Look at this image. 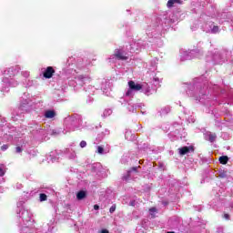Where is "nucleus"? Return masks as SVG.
<instances>
[{
    "mask_svg": "<svg viewBox=\"0 0 233 233\" xmlns=\"http://www.w3.org/2000/svg\"><path fill=\"white\" fill-rule=\"evenodd\" d=\"M160 83H161V80H159V78L154 77L153 82H152L153 92H156V90H157V88H159V86H161Z\"/></svg>",
    "mask_w": 233,
    "mask_h": 233,
    "instance_id": "nucleus-24",
    "label": "nucleus"
},
{
    "mask_svg": "<svg viewBox=\"0 0 233 233\" xmlns=\"http://www.w3.org/2000/svg\"><path fill=\"white\" fill-rule=\"evenodd\" d=\"M36 133L38 134V136H46V131L45 129H42V128H37L36 129Z\"/></svg>",
    "mask_w": 233,
    "mask_h": 233,
    "instance_id": "nucleus-35",
    "label": "nucleus"
},
{
    "mask_svg": "<svg viewBox=\"0 0 233 233\" xmlns=\"http://www.w3.org/2000/svg\"><path fill=\"white\" fill-rule=\"evenodd\" d=\"M59 94H61V91L60 90H57L55 95H54V98L56 100V101H61V98H57V96H59Z\"/></svg>",
    "mask_w": 233,
    "mask_h": 233,
    "instance_id": "nucleus-39",
    "label": "nucleus"
},
{
    "mask_svg": "<svg viewBox=\"0 0 233 233\" xmlns=\"http://www.w3.org/2000/svg\"><path fill=\"white\" fill-rule=\"evenodd\" d=\"M82 120L79 118V116H67L64 120V132L66 134V132H74L77 130L81 127Z\"/></svg>",
    "mask_w": 233,
    "mask_h": 233,
    "instance_id": "nucleus-7",
    "label": "nucleus"
},
{
    "mask_svg": "<svg viewBox=\"0 0 233 233\" xmlns=\"http://www.w3.org/2000/svg\"><path fill=\"white\" fill-rule=\"evenodd\" d=\"M136 108H137V106H136L132 103H128V105H127L128 112H134L136 110Z\"/></svg>",
    "mask_w": 233,
    "mask_h": 233,
    "instance_id": "nucleus-31",
    "label": "nucleus"
},
{
    "mask_svg": "<svg viewBox=\"0 0 233 233\" xmlns=\"http://www.w3.org/2000/svg\"><path fill=\"white\" fill-rule=\"evenodd\" d=\"M16 214H17V218L19 219V225L21 228L20 233H23V223L24 225H28V223H32V212H30V210L23 208V203L18 202Z\"/></svg>",
    "mask_w": 233,
    "mask_h": 233,
    "instance_id": "nucleus-6",
    "label": "nucleus"
},
{
    "mask_svg": "<svg viewBox=\"0 0 233 233\" xmlns=\"http://www.w3.org/2000/svg\"><path fill=\"white\" fill-rule=\"evenodd\" d=\"M17 147H15V154H21L23 152V145L19 146V144H15Z\"/></svg>",
    "mask_w": 233,
    "mask_h": 233,
    "instance_id": "nucleus-33",
    "label": "nucleus"
},
{
    "mask_svg": "<svg viewBox=\"0 0 233 233\" xmlns=\"http://www.w3.org/2000/svg\"><path fill=\"white\" fill-rule=\"evenodd\" d=\"M105 137V135H101V137H99V141H101V139H103V137Z\"/></svg>",
    "mask_w": 233,
    "mask_h": 233,
    "instance_id": "nucleus-51",
    "label": "nucleus"
},
{
    "mask_svg": "<svg viewBox=\"0 0 233 233\" xmlns=\"http://www.w3.org/2000/svg\"><path fill=\"white\" fill-rule=\"evenodd\" d=\"M136 176H137V167H133L127 171V175L124 176L123 179H125V181H128V179H134Z\"/></svg>",
    "mask_w": 233,
    "mask_h": 233,
    "instance_id": "nucleus-15",
    "label": "nucleus"
},
{
    "mask_svg": "<svg viewBox=\"0 0 233 233\" xmlns=\"http://www.w3.org/2000/svg\"><path fill=\"white\" fill-rule=\"evenodd\" d=\"M208 86L204 84V86L199 82H195L188 86V90L187 91L189 97H193L196 101H201L202 99H207L208 96V91L207 90Z\"/></svg>",
    "mask_w": 233,
    "mask_h": 233,
    "instance_id": "nucleus-5",
    "label": "nucleus"
},
{
    "mask_svg": "<svg viewBox=\"0 0 233 233\" xmlns=\"http://www.w3.org/2000/svg\"><path fill=\"white\" fill-rule=\"evenodd\" d=\"M37 85H39V84H37V81L30 80V79L25 80V86L26 88H30V86H37Z\"/></svg>",
    "mask_w": 233,
    "mask_h": 233,
    "instance_id": "nucleus-27",
    "label": "nucleus"
},
{
    "mask_svg": "<svg viewBox=\"0 0 233 233\" xmlns=\"http://www.w3.org/2000/svg\"><path fill=\"white\" fill-rule=\"evenodd\" d=\"M132 207H134V202H131Z\"/></svg>",
    "mask_w": 233,
    "mask_h": 233,
    "instance_id": "nucleus-52",
    "label": "nucleus"
},
{
    "mask_svg": "<svg viewBox=\"0 0 233 233\" xmlns=\"http://www.w3.org/2000/svg\"><path fill=\"white\" fill-rule=\"evenodd\" d=\"M224 218H225L226 219H230V216H229L228 214H224Z\"/></svg>",
    "mask_w": 233,
    "mask_h": 233,
    "instance_id": "nucleus-48",
    "label": "nucleus"
},
{
    "mask_svg": "<svg viewBox=\"0 0 233 233\" xmlns=\"http://www.w3.org/2000/svg\"><path fill=\"white\" fill-rule=\"evenodd\" d=\"M95 210H99V207L97 205L94 206Z\"/></svg>",
    "mask_w": 233,
    "mask_h": 233,
    "instance_id": "nucleus-50",
    "label": "nucleus"
},
{
    "mask_svg": "<svg viewBox=\"0 0 233 233\" xmlns=\"http://www.w3.org/2000/svg\"><path fill=\"white\" fill-rule=\"evenodd\" d=\"M21 136H23L21 130L6 124V120L0 116V143H13V145H15V139H19Z\"/></svg>",
    "mask_w": 233,
    "mask_h": 233,
    "instance_id": "nucleus-1",
    "label": "nucleus"
},
{
    "mask_svg": "<svg viewBox=\"0 0 233 233\" xmlns=\"http://www.w3.org/2000/svg\"><path fill=\"white\" fill-rule=\"evenodd\" d=\"M30 110H32V98H30L29 94L25 93L20 99L18 108L12 114L13 121H19L20 119H23V114H26V112H30Z\"/></svg>",
    "mask_w": 233,
    "mask_h": 233,
    "instance_id": "nucleus-4",
    "label": "nucleus"
},
{
    "mask_svg": "<svg viewBox=\"0 0 233 233\" xmlns=\"http://www.w3.org/2000/svg\"><path fill=\"white\" fill-rule=\"evenodd\" d=\"M176 5H181V0H168L167 6V8H172L173 6H176Z\"/></svg>",
    "mask_w": 233,
    "mask_h": 233,
    "instance_id": "nucleus-26",
    "label": "nucleus"
},
{
    "mask_svg": "<svg viewBox=\"0 0 233 233\" xmlns=\"http://www.w3.org/2000/svg\"><path fill=\"white\" fill-rule=\"evenodd\" d=\"M217 232L218 233H223V228L222 227L218 228Z\"/></svg>",
    "mask_w": 233,
    "mask_h": 233,
    "instance_id": "nucleus-47",
    "label": "nucleus"
},
{
    "mask_svg": "<svg viewBox=\"0 0 233 233\" xmlns=\"http://www.w3.org/2000/svg\"><path fill=\"white\" fill-rule=\"evenodd\" d=\"M128 86L131 90L135 92H139V90H141V84H136V82L132 80L128 82Z\"/></svg>",
    "mask_w": 233,
    "mask_h": 233,
    "instance_id": "nucleus-22",
    "label": "nucleus"
},
{
    "mask_svg": "<svg viewBox=\"0 0 233 233\" xmlns=\"http://www.w3.org/2000/svg\"><path fill=\"white\" fill-rule=\"evenodd\" d=\"M127 59H128V56H127V54H125L123 49H116L114 55L108 58L109 63H116L117 60L127 61Z\"/></svg>",
    "mask_w": 233,
    "mask_h": 233,
    "instance_id": "nucleus-10",
    "label": "nucleus"
},
{
    "mask_svg": "<svg viewBox=\"0 0 233 233\" xmlns=\"http://www.w3.org/2000/svg\"><path fill=\"white\" fill-rule=\"evenodd\" d=\"M86 197V193L85 191H79L76 194V198L81 200V199H85V198Z\"/></svg>",
    "mask_w": 233,
    "mask_h": 233,
    "instance_id": "nucleus-30",
    "label": "nucleus"
},
{
    "mask_svg": "<svg viewBox=\"0 0 233 233\" xmlns=\"http://www.w3.org/2000/svg\"><path fill=\"white\" fill-rule=\"evenodd\" d=\"M204 30L205 32H211V34H218V32H219V27L214 25V24H207Z\"/></svg>",
    "mask_w": 233,
    "mask_h": 233,
    "instance_id": "nucleus-16",
    "label": "nucleus"
},
{
    "mask_svg": "<svg viewBox=\"0 0 233 233\" xmlns=\"http://www.w3.org/2000/svg\"><path fill=\"white\" fill-rule=\"evenodd\" d=\"M100 233H109V232L107 231V229H102V230L100 231Z\"/></svg>",
    "mask_w": 233,
    "mask_h": 233,
    "instance_id": "nucleus-49",
    "label": "nucleus"
},
{
    "mask_svg": "<svg viewBox=\"0 0 233 233\" xmlns=\"http://www.w3.org/2000/svg\"><path fill=\"white\" fill-rule=\"evenodd\" d=\"M40 201H46V194L45 193L40 194Z\"/></svg>",
    "mask_w": 233,
    "mask_h": 233,
    "instance_id": "nucleus-41",
    "label": "nucleus"
},
{
    "mask_svg": "<svg viewBox=\"0 0 233 233\" xmlns=\"http://www.w3.org/2000/svg\"><path fill=\"white\" fill-rule=\"evenodd\" d=\"M63 156H67L68 159H76L77 157V155H76V151L66 148L63 151Z\"/></svg>",
    "mask_w": 233,
    "mask_h": 233,
    "instance_id": "nucleus-21",
    "label": "nucleus"
},
{
    "mask_svg": "<svg viewBox=\"0 0 233 233\" xmlns=\"http://www.w3.org/2000/svg\"><path fill=\"white\" fill-rule=\"evenodd\" d=\"M63 156V151L62 150H54L49 153L47 156V161L48 163H56L57 159H59V157Z\"/></svg>",
    "mask_w": 233,
    "mask_h": 233,
    "instance_id": "nucleus-11",
    "label": "nucleus"
},
{
    "mask_svg": "<svg viewBox=\"0 0 233 233\" xmlns=\"http://www.w3.org/2000/svg\"><path fill=\"white\" fill-rule=\"evenodd\" d=\"M21 76L25 79H28V77H30V71H22Z\"/></svg>",
    "mask_w": 233,
    "mask_h": 233,
    "instance_id": "nucleus-34",
    "label": "nucleus"
},
{
    "mask_svg": "<svg viewBox=\"0 0 233 233\" xmlns=\"http://www.w3.org/2000/svg\"><path fill=\"white\" fill-rule=\"evenodd\" d=\"M204 138L206 139V141H209V143H214V141H216V139L218 138V136L215 133L208 131L204 133Z\"/></svg>",
    "mask_w": 233,
    "mask_h": 233,
    "instance_id": "nucleus-17",
    "label": "nucleus"
},
{
    "mask_svg": "<svg viewBox=\"0 0 233 233\" xmlns=\"http://www.w3.org/2000/svg\"><path fill=\"white\" fill-rule=\"evenodd\" d=\"M228 57V51H215L214 55L212 56V61L215 63V65H223V63L227 61Z\"/></svg>",
    "mask_w": 233,
    "mask_h": 233,
    "instance_id": "nucleus-9",
    "label": "nucleus"
},
{
    "mask_svg": "<svg viewBox=\"0 0 233 233\" xmlns=\"http://www.w3.org/2000/svg\"><path fill=\"white\" fill-rule=\"evenodd\" d=\"M219 177H227V171L220 170L219 171Z\"/></svg>",
    "mask_w": 233,
    "mask_h": 233,
    "instance_id": "nucleus-40",
    "label": "nucleus"
},
{
    "mask_svg": "<svg viewBox=\"0 0 233 233\" xmlns=\"http://www.w3.org/2000/svg\"><path fill=\"white\" fill-rule=\"evenodd\" d=\"M157 63L156 62V60L151 61L152 70H156L157 68Z\"/></svg>",
    "mask_w": 233,
    "mask_h": 233,
    "instance_id": "nucleus-38",
    "label": "nucleus"
},
{
    "mask_svg": "<svg viewBox=\"0 0 233 233\" xmlns=\"http://www.w3.org/2000/svg\"><path fill=\"white\" fill-rule=\"evenodd\" d=\"M203 56V49L197 48V49H191L187 51H184L181 60L187 61L190 59H194V57H201Z\"/></svg>",
    "mask_w": 233,
    "mask_h": 233,
    "instance_id": "nucleus-8",
    "label": "nucleus"
},
{
    "mask_svg": "<svg viewBox=\"0 0 233 233\" xmlns=\"http://www.w3.org/2000/svg\"><path fill=\"white\" fill-rule=\"evenodd\" d=\"M112 109H106L103 113L104 117H108V116H111Z\"/></svg>",
    "mask_w": 233,
    "mask_h": 233,
    "instance_id": "nucleus-37",
    "label": "nucleus"
},
{
    "mask_svg": "<svg viewBox=\"0 0 233 233\" xmlns=\"http://www.w3.org/2000/svg\"><path fill=\"white\" fill-rule=\"evenodd\" d=\"M15 188H17V190H21V188H23V184H21V183H16Z\"/></svg>",
    "mask_w": 233,
    "mask_h": 233,
    "instance_id": "nucleus-45",
    "label": "nucleus"
},
{
    "mask_svg": "<svg viewBox=\"0 0 233 233\" xmlns=\"http://www.w3.org/2000/svg\"><path fill=\"white\" fill-rule=\"evenodd\" d=\"M45 117L46 119H54V116H56L55 110H46L44 114Z\"/></svg>",
    "mask_w": 233,
    "mask_h": 233,
    "instance_id": "nucleus-25",
    "label": "nucleus"
},
{
    "mask_svg": "<svg viewBox=\"0 0 233 233\" xmlns=\"http://www.w3.org/2000/svg\"><path fill=\"white\" fill-rule=\"evenodd\" d=\"M219 161L222 165H227V163H228V157L222 156L219 157Z\"/></svg>",
    "mask_w": 233,
    "mask_h": 233,
    "instance_id": "nucleus-32",
    "label": "nucleus"
},
{
    "mask_svg": "<svg viewBox=\"0 0 233 233\" xmlns=\"http://www.w3.org/2000/svg\"><path fill=\"white\" fill-rule=\"evenodd\" d=\"M5 172H6V168L5 167V165H1L0 166V177L5 176Z\"/></svg>",
    "mask_w": 233,
    "mask_h": 233,
    "instance_id": "nucleus-36",
    "label": "nucleus"
},
{
    "mask_svg": "<svg viewBox=\"0 0 233 233\" xmlns=\"http://www.w3.org/2000/svg\"><path fill=\"white\" fill-rule=\"evenodd\" d=\"M135 137H136L134 136V134H132V131H130V130H127V131H126L125 138H126L127 141H134Z\"/></svg>",
    "mask_w": 233,
    "mask_h": 233,
    "instance_id": "nucleus-28",
    "label": "nucleus"
},
{
    "mask_svg": "<svg viewBox=\"0 0 233 233\" xmlns=\"http://www.w3.org/2000/svg\"><path fill=\"white\" fill-rule=\"evenodd\" d=\"M190 152H194V147H183L178 148V154L180 156H187V154H190Z\"/></svg>",
    "mask_w": 233,
    "mask_h": 233,
    "instance_id": "nucleus-18",
    "label": "nucleus"
},
{
    "mask_svg": "<svg viewBox=\"0 0 233 233\" xmlns=\"http://www.w3.org/2000/svg\"><path fill=\"white\" fill-rule=\"evenodd\" d=\"M43 71V76L46 79H50L52 78V76L56 73V70H54V67L52 66H47L46 69H42Z\"/></svg>",
    "mask_w": 233,
    "mask_h": 233,
    "instance_id": "nucleus-14",
    "label": "nucleus"
},
{
    "mask_svg": "<svg viewBox=\"0 0 233 233\" xmlns=\"http://www.w3.org/2000/svg\"><path fill=\"white\" fill-rule=\"evenodd\" d=\"M170 106H165L161 109L160 114L161 116H167V114H170Z\"/></svg>",
    "mask_w": 233,
    "mask_h": 233,
    "instance_id": "nucleus-29",
    "label": "nucleus"
},
{
    "mask_svg": "<svg viewBox=\"0 0 233 233\" xmlns=\"http://www.w3.org/2000/svg\"><path fill=\"white\" fill-rule=\"evenodd\" d=\"M109 212L110 214H114V212H116V205L111 206Z\"/></svg>",
    "mask_w": 233,
    "mask_h": 233,
    "instance_id": "nucleus-43",
    "label": "nucleus"
},
{
    "mask_svg": "<svg viewBox=\"0 0 233 233\" xmlns=\"http://www.w3.org/2000/svg\"><path fill=\"white\" fill-rule=\"evenodd\" d=\"M92 81V78L88 75H78L74 79L69 80V86H73L75 90H79V88H83L88 97L87 103H92L94 98L92 96L96 94V87L94 86H86L88 83Z\"/></svg>",
    "mask_w": 233,
    "mask_h": 233,
    "instance_id": "nucleus-2",
    "label": "nucleus"
},
{
    "mask_svg": "<svg viewBox=\"0 0 233 233\" xmlns=\"http://www.w3.org/2000/svg\"><path fill=\"white\" fill-rule=\"evenodd\" d=\"M101 89L105 96H110L111 89H110V83L108 81H105L102 84Z\"/></svg>",
    "mask_w": 233,
    "mask_h": 233,
    "instance_id": "nucleus-19",
    "label": "nucleus"
},
{
    "mask_svg": "<svg viewBox=\"0 0 233 233\" xmlns=\"http://www.w3.org/2000/svg\"><path fill=\"white\" fill-rule=\"evenodd\" d=\"M1 150H3V152H5V150H8V145H3L1 147Z\"/></svg>",
    "mask_w": 233,
    "mask_h": 233,
    "instance_id": "nucleus-46",
    "label": "nucleus"
},
{
    "mask_svg": "<svg viewBox=\"0 0 233 233\" xmlns=\"http://www.w3.org/2000/svg\"><path fill=\"white\" fill-rule=\"evenodd\" d=\"M80 147H81V148H85V147H86V141L82 140V141L80 142Z\"/></svg>",
    "mask_w": 233,
    "mask_h": 233,
    "instance_id": "nucleus-44",
    "label": "nucleus"
},
{
    "mask_svg": "<svg viewBox=\"0 0 233 233\" xmlns=\"http://www.w3.org/2000/svg\"><path fill=\"white\" fill-rule=\"evenodd\" d=\"M92 172H95V174H100L102 172L103 167H101V163H94L91 166Z\"/></svg>",
    "mask_w": 233,
    "mask_h": 233,
    "instance_id": "nucleus-23",
    "label": "nucleus"
},
{
    "mask_svg": "<svg viewBox=\"0 0 233 233\" xmlns=\"http://www.w3.org/2000/svg\"><path fill=\"white\" fill-rule=\"evenodd\" d=\"M135 94H136V91H134L133 89H130V87H128L124 94V97L120 99V103L123 105L124 101L132 99V97H134Z\"/></svg>",
    "mask_w": 233,
    "mask_h": 233,
    "instance_id": "nucleus-13",
    "label": "nucleus"
},
{
    "mask_svg": "<svg viewBox=\"0 0 233 233\" xmlns=\"http://www.w3.org/2000/svg\"><path fill=\"white\" fill-rule=\"evenodd\" d=\"M96 154L100 156H106V154H110V145L104 144L101 146H96Z\"/></svg>",
    "mask_w": 233,
    "mask_h": 233,
    "instance_id": "nucleus-12",
    "label": "nucleus"
},
{
    "mask_svg": "<svg viewBox=\"0 0 233 233\" xmlns=\"http://www.w3.org/2000/svg\"><path fill=\"white\" fill-rule=\"evenodd\" d=\"M21 70V66H15L8 67L2 72L4 77L2 79L1 92H10V86L15 87L19 85V82L14 78V76Z\"/></svg>",
    "mask_w": 233,
    "mask_h": 233,
    "instance_id": "nucleus-3",
    "label": "nucleus"
},
{
    "mask_svg": "<svg viewBox=\"0 0 233 233\" xmlns=\"http://www.w3.org/2000/svg\"><path fill=\"white\" fill-rule=\"evenodd\" d=\"M141 90L146 94V96H150L151 94H154V87L150 88L148 84H143L141 85Z\"/></svg>",
    "mask_w": 233,
    "mask_h": 233,
    "instance_id": "nucleus-20",
    "label": "nucleus"
},
{
    "mask_svg": "<svg viewBox=\"0 0 233 233\" xmlns=\"http://www.w3.org/2000/svg\"><path fill=\"white\" fill-rule=\"evenodd\" d=\"M149 212H150L151 216L154 218V217H155L154 213L157 212L156 208H151L149 209Z\"/></svg>",
    "mask_w": 233,
    "mask_h": 233,
    "instance_id": "nucleus-42",
    "label": "nucleus"
}]
</instances>
